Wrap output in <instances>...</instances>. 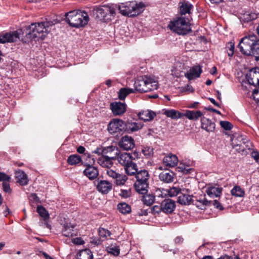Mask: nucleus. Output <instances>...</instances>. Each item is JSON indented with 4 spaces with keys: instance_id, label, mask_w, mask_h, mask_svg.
Instances as JSON below:
<instances>
[{
    "instance_id": "f257e3e1",
    "label": "nucleus",
    "mask_w": 259,
    "mask_h": 259,
    "mask_svg": "<svg viewBox=\"0 0 259 259\" xmlns=\"http://www.w3.org/2000/svg\"><path fill=\"white\" fill-rule=\"evenodd\" d=\"M64 16L65 22L69 26L74 28L84 27L89 21L88 13L79 10H74L66 13Z\"/></svg>"
},
{
    "instance_id": "f03ea898",
    "label": "nucleus",
    "mask_w": 259,
    "mask_h": 259,
    "mask_svg": "<svg viewBox=\"0 0 259 259\" xmlns=\"http://www.w3.org/2000/svg\"><path fill=\"white\" fill-rule=\"evenodd\" d=\"M53 25L52 22L45 21L31 24L30 31L26 34V37L31 41L42 40L47 35L48 28Z\"/></svg>"
},
{
    "instance_id": "7ed1b4c3",
    "label": "nucleus",
    "mask_w": 259,
    "mask_h": 259,
    "mask_svg": "<svg viewBox=\"0 0 259 259\" xmlns=\"http://www.w3.org/2000/svg\"><path fill=\"white\" fill-rule=\"evenodd\" d=\"M135 89L140 92H148L157 89L158 82L153 78L147 75L137 77L134 83Z\"/></svg>"
},
{
    "instance_id": "20e7f679",
    "label": "nucleus",
    "mask_w": 259,
    "mask_h": 259,
    "mask_svg": "<svg viewBox=\"0 0 259 259\" xmlns=\"http://www.w3.org/2000/svg\"><path fill=\"white\" fill-rule=\"evenodd\" d=\"M145 8V5L143 2L137 3L136 1L121 3L118 6L122 15L130 17L139 15L144 10Z\"/></svg>"
},
{
    "instance_id": "39448f33",
    "label": "nucleus",
    "mask_w": 259,
    "mask_h": 259,
    "mask_svg": "<svg viewBox=\"0 0 259 259\" xmlns=\"http://www.w3.org/2000/svg\"><path fill=\"white\" fill-rule=\"evenodd\" d=\"M189 21V19L187 21L184 18L178 17L170 21L168 27L179 35H186L191 31Z\"/></svg>"
},
{
    "instance_id": "423d86ee",
    "label": "nucleus",
    "mask_w": 259,
    "mask_h": 259,
    "mask_svg": "<svg viewBox=\"0 0 259 259\" xmlns=\"http://www.w3.org/2000/svg\"><path fill=\"white\" fill-rule=\"evenodd\" d=\"M94 15L100 20L104 19L108 15L113 16L115 13V8L113 5L96 6L93 10Z\"/></svg>"
},
{
    "instance_id": "0eeeda50",
    "label": "nucleus",
    "mask_w": 259,
    "mask_h": 259,
    "mask_svg": "<svg viewBox=\"0 0 259 259\" xmlns=\"http://www.w3.org/2000/svg\"><path fill=\"white\" fill-rule=\"evenodd\" d=\"M239 49L249 48L250 49H259V39L254 34L248 35L241 38L238 44Z\"/></svg>"
},
{
    "instance_id": "6e6552de",
    "label": "nucleus",
    "mask_w": 259,
    "mask_h": 259,
    "mask_svg": "<svg viewBox=\"0 0 259 259\" xmlns=\"http://www.w3.org/2000/svg\"><path fill=\"white\" fill-rule=\"evenodd\" d=\"M126 130H127L126 124L121 119H114L108 124V130L111 134L120 133Z\"/></svg>"
},
{
    "instance_id": "1a4fd4ad",
    "label": "nucleus",
    "mask_w": 259,
    "mask_h": 259,
    "mask_svg": "<svg viewBox=\"0 0 259 259\" xmlns=\"http://www.w3.org/2000/svg\"><path fill=\"white\" fill-rule=\"evenodd\" d=\"M106 174L114 180L117 186H123L127 180V177L123 174H120L112 169H106Z\"/></svg>"
},
{
    "instance_id": "9d476101",
    "label": "nucleus",
    "mask_w": 259,
    "mask_h": 259,
    "mask_svg": "<svg viewBox=\"0 0 259 259\" xmlns=\"http://www.w3.org/2000/svg\"><path fill=\"white\" fill-rule=\"evenodd\" d=\"M246 78L250 84L259 86V67L250 69L246 74Z\"/></svg>"
},
{
    "instance_id": "9b49d317",
    "label": "nucleus",
    "mask_w": 259,
    "mask_h": 259,
    "mask_svg": "<svg viewBox=\"0 0 259 259\" xmlns=\"http://www.w3.org/2000/svg\"><path fill=\"white\" fill-rule=\"evenodd\" d=\"M120 154V150L116 146H111L105 147L102 150V155L112 160L116 159Z\"/></svg>"
},
{
    "instance_id": "f8f14e48",
    "label": "nucleus",
    "mask_w": 259,
    "mask_h": 259,
    "mask_svg": "<svg viewBox=\"0 0 259 259\" xmlns=\"http://www.w3.org/2000/svg\"><path fill=\"white\" fill-rule=\"evenodd\" d=\"M19 39V34L16 31L0 34V43L14 42Z\"/></svg>"
},
{
    "instance_id": "ddd939ff",
    "label": "nucleus",
    "mask_w": 259,
    "mask_h": 259,
    "mask_svg": "<svg viewBox=\"0 0 259 259\" xmlns=\"http://www.w3.org/2000/svg\"><path fill=\"white\" fill-rule=\"evenodd\" d=\"M110 108L114 115H121L125 112L126 105L120 102H114L110 103Z\"/></svg>"
},
{
    "instance_id": "4468645a",
    "label": "nucleus",
    "mask_w": 259,
    "mask_h": 259,
    "mask_svg": "<svg viewBox=\"0 0 259 259\" xmlns=\"http://www.w3.org/2000/svg\"><path fill=\"white\" fill-rule=\"evenodd\" d=\"M118 146L125 150H129L135 147V142L132 137L124 136L119 141Z\"/></svg>"
},
{
    "instance_id": "2eb2a0df",
    "label": "nucleus",
    "mask_w": 259,
    "mask_h": 259,
    "mask_svg": "<svg viewBox=\"0 0 259 259\" xmlns=\"http://www.w3.org/2000/svg\"><path fill=\"white\" fill-rule=\"evenodd\" d=\"M176 208V202L170 199H165L161 202V207L162 212L165 213H172Z\"/></svg>"
},
{
    "instance_id": "dca6fc26",
    "label": "nucleus",
    "mask_w": 259,
    "mask_h": 259,
    "mask_svg": "<svg viewBox=\"0 0 259 259\" xmlns=\"http://www.w3.org/2000/svg\"><path fill=\"white\" fill-rule=\"evenodd\" d=\"M98 191L102 194H107L112 188V184L106 180H100L96 185Z\"/></svg>"
},
{
    "instance_id": "f3484780",
    "label": "nucleus",
    "mask_w": 259,
    "mask_h": 259,
    "mask_svg": "<svg viewBox=\"0 0 259 259\" xmlns=\"http://www.w3.org/2000/svg\"><path fill=\"white\" fill-rule=\"evenodd\" d=\"M201 127L207 132H212L215 130V124L210 119L205 117H202L201 118Z\"/></svg>"
},
{
    "instance_id": "a211bd4d",
    "label": "nucleus",
    "mask_w": 259,
    "mask_h": 259,
    "mask_svg": "<svg viewBox=\"0 0 259 259\" xmlns=\"http://www.w3.org/2000/svg\"><path fill=\"white\" fill-rule=\"evenodd\" d=\"M162 162L165 166L172 167L177 165L178 158L176 155L169 154L163 157Z\"/></svg>"
},
{
    "instance_id": "6ab92c4d",
    "label": "nucleus",
    "mask_w": 259,
    "mask_h": 259,
    "mask_svg": "<svg viewBox=\"0 0 259 259\" xmlns=\"http://www.w3.org/2000/svg\"><path fill=\"white\" fill-rule=\"evenodd\" d=\"M15 178L17 182L21 186H25L28 184V179L25 172L20 169L16 170L15 172Z\"/></svg>"
},
{
    "instance_id": "aec40b11",
    "label": "nucleus",
    "mask_w": 259,
    "mask_h": 259,
    "mask_svg": "<svg viewBox=\"0 0 259 259\" xmlns=\"http://www.w3.org/2000/svg\"><path fill=\"white\" fill-rule=\"evenodd\" d=\"M201 72V68L199 66H195L185 73V76L189 80H192L199 77Z\"/></svg>"
},
{
    "instance_id": "412c9836",
    "label": "nucleus",
    "mask_w": 259,
    "mask_h": 259,
    "mask_svg": "<svg viewBox=\"0 0 259 259\" xmlns=\"http://www.w3.org/2000/svg\"><path fill=\"white\" fill-rule=\"evenodd\" d=\"M118 162L124 167L132 161V156L131 154L126 152L121 153L116 158Z\"/></svg>"
},
{
    "instance_id": "4be33fe9",
    "label": "nucleus",
    "mask_w": 259,
    "mask_h": 259,
    "mask_svg": "<svg viewBox=\"0 0 259 259\" xmlns=\"http://www.w3.org/2000/svg\"><path fill=\"white\" fill-rule=\"evenodd\" d=\"M83 174L89 179L94 180L98 177L99 171L96 167L89 165L84 170Z\"/></svg>"
},
{
    "instance_id": "5701e85b",
    "label": "nucleus",
    "mask_w": 259,
    "mask_h": 259,
    "mask_svg": "<svg viewBox=\"0 0 259 259\" xmlns=\"http://www.w3.org/2000/svg\"><path fill=\"white\" fill-rule=\"evenodd\" d=\"M179 6L181 15H186L187 14H190L191 13V10L193 8L192 4L185 1L180 2Z\"/></svg>"
},
{
    "instance_id": "b1692460",
    "label": "nucleus",
    "mask_w": 259,
    "mask_h": 259,
    "mask_svg": "<svg viewBox=\"0 0 259 259\" xmlns=\"http://www.w3.org/2000/svg\"><path fill=\"white\" fill-rule=\"evenodd\" d=\"M138 116L140 119L144 121H148L152 120L156 114L154 112L147 110L139 112Z\"/></svg>"
},
{
    "instance_id": "393cba45",
    "label": "nucleus",
    "mask_w": 259,
    "mask_h": 259,
    "mask_svg": "<svg viewBox=\"0 0 259 259\" xmlns=\"http://www.w3.org/2000/svg\"><path fill=\"white\" fill-rule=\"evenodd\" d=\"M193 196L185 194L181 191L178 197V202L182 205H189L193 201Z\"/></svg>"
},
{
    "instance_id": "a878e982",
    "label": "nucleus",
    "mask_w": 259,
    "mask_h": 259,
    "mask_svg": "<svg viewBox=\"0 0 259 259\" xmlns=\"http://www.w3.org/2000/svg\"><path fill=\"white\" fill-rule=\"evenodd\" d=\"M175 174L172 171H163L159 175V178L160 181L166 183H171L174 180Z\"/></svg>"
},
{
    "instance_id": "bb28decb",
    "label": "nucleus",
    "mask_w": 259,
    "mask_h": 259,
    "mask_svg": "<svg viewBox=\"0 0 259 259\" xmlns=\"http://www.w3.org/2000/svg\"><path fill=\"white\" fill-rule=\"evenodd\" d=\"M135 190L141 194H145L147 192L148 183L147 182L136 181L135 183Z\"/></svg>"
},
{
    "instance_id": "cd10ccee",
    "label": "nucleus",
    "mask_w": 259,
    "mask_h": 259,
    "mask_svg": "<svg viewBox=\"0 0 259 259\" xmlns=\"http://www.w3.org/2000/svg\"><path fill=\"white\" fill-rule=\"evenodd\" d=\"M222 188L215 187H209L206 190L207 194L210 197H220L222 194Z\"/></svg>"
},
{
    "instance_id": "c85d7f7f",
    "label": "nucleus",
    "mask_w": 259,
    "mask_h": 259,
    "mask_svg": "<svg viewBox=\"0 0 259 259\" xmlns=\"http://www.w3.org/2000/svg\"><path fill=\"white\" fill-rule=\"evenodd\" d=\"M75 226L72 225L70 223L65 222L63 224V229L62 230L63 235L65 237H72L73 235V228Z\"/></svg>"
},
{
    "instance_id": "c756f323",
    "label": "nucleus",
    "mask_w": 259,
    "mask_h": 259,
    "mask_svg": "<svg viewBox=\"0 0 259 259\" xmlns=\"http://www.w3.org/2000/svg\"><path fill=\"white\" fill-rule=\"evenodd\" d=\"M164 114L173 119H178L184 116L183 113L174 109L165 110Z\"/></svg>"
},
{
    "instance_id": "7c9ffc66",
    "label": "nucleus",
    "mask_w": 259,
    "mask_h": 259,
    "mask_svg": "<svg viewBox=\"0 0 259 259\" xmlns=\"http://www.w3.org/2000/svg\"><path fill=\"white\" fill-rule=\"evenodd\" d=\"M184 116L190 120H197L203 115L202 113L199 110L190 111L188 110L184 114Z\"/></svg>"
},
{
    "instance_id": "2f4dec72",
    "label": "nucleus",
    "mask_w": 259,
    "mask_h": 259,
    "mask_svg": "<svg viewBox=\"0 0 259 259\" xmlns=\"http://www.w3.org/2000/svg\"><path fill=\"white\" fill-rule=\"evenodd\" d=\"M112 159L108 158L106 156H102L99 158L98 163L102 166L106 167L107 169H111L113 163Z\"/></svg>"
},
{
    "instance_id": "473e14b6",
    "label": "nucleus",
    "mask_w": 259,
    "mask_h": 259,
    "mask_svg": "<svg viewBox=\"0 0 259 259\" xmlns=\"http://www.w3.org/2000/svg\"><path fill=\"white\" fill-rule=\"evenodd\" d=\"M136 181L147 182L149 178V175L147 170L145 169L138 171L136 174Z\"/></svg>"
},
{
    "instance_id": "72a5a7b5",
    "label": "nucleus",
    "mask_w": 259,
    "mask_h": 259,
    "mask_svg": "<svg viewBox=\"0 0 259 259\" xmlns=\"http://www.w3.org/2000/svg\"><path fill=\"white\" fill-rule=\"evenodd\" d=\"M124 169L126 173L130 176L135 175L138 172L137 164L132 161L124 167Z\"/></svg>"
},
{
    "instance_id": "f704fd0d",
    "label": "nucleus",
    "mask_w": 259,
    "mask_h": 259,
    "mask_svg": "<svg viewBox=\"0 0 259 259\" xmlns=\"http://www.w3.org/2000/svg\"><path fill=\"white\" fill-rule=\"evenodd\" d=\"M133 93H134L133 89L121 88L118 92V98L120 100H124L128 95Z\"/></svg>"
},
{
    "instance_id": "c9c22d12",
    "label": "nucleus",
    "mask_w": 259,
    "mask_h": 259,
    "mask_svg": "<svg viewBox=\"0 0 259 259\" xmlns=\"http://www.w3.org/2000/svg\"><path fill=\"white\" fill-rule=\"evenodd\" d=\"M155 196L152 194H145L142 200L144 203L148 206L151 205L155 201Z\"/></svg>"
},
{
    "instance_id": "e433bc0d",
    "label": "nucleus",
    "mask_w": 259,
    "mask_h": 259,
    "mask_svg": "<svg viewBox=\"0 0 259 259\" xmlns=\"http://www.w3.org/2000/svg\"><path fill=\"white\" fill-rule=\"evenodd\" d=\"M81 161L80 156L77 154H72L69 156L67 159L69 164L73 165L79 163Z\"/></svg>"
},
{
    "instance_id": "4c0bfd02",
    "label": "nucleus",
    "mask_w": 259,
    "mask_h": 259,
    "mask_svg": "<svg viewBox=\"0 0 259 259\" xmlns=\"http://www.w3.org/2000/svg\"><path fill=\"white\" fill-rule=\"evenodd\" d=\"M118 210L122 214L129 213L131 211L130 205L126 203H120L117 205Z\"/></svg>"
},
{
    "instance_id": "58836bf2",
    "label": "nucleus",
    "mask_w": 259,
    "mask_h": 259,
    "mask_svg": "<svg viewBox=\"0 0 259 259\" xmlns=\"http://www.w3.org/2000/svg\"><path fill=\"white\" fill-rule=\"evenodd\" d=\"M80 258L78 259H93V255L89 249L82 250L79 252Z\"/></svg>"
},
{
    "instance_id": "ea45409f",
    "label": "nucleus",
    "mask_w": 259,
    "mask_h": 259,
    "mask_svg": "<svg viewBox=\"0 0 259 259\" xmlns=\"http://www.w3.org/2000/svg\"><path fill=\"white\" fill-rule=\"evenodd\" d=\"M231 193L235 197H243L244 195V190L238 186L234 187L231 191Z\"/></svg>"
},
{
    "instance_id": "a19ab883",
    "label": "nucleus",
    "mask_w": 259,
    "mask_h": 259,
    "mask_svg": "<svg viewBox=\"0 0 259 259\" xmlns=\"http://www.w3.org/2000/svg\"><path fill=\"white\" fill-rule=\"evenodd\" d=\"M37 211L39 215L43 218L44 221L49 220V214L43 206L41 205L38 206L37 207Z\"/></svg>"
},
{
    "instance_id": "79ce46f5",
    "label": "nucleus",
    "mask_w": 259,
    "mask_h": 259,
    "mask_svg": "<svg viewBox=\"0 0 259 259\" xmlns=\"http://www.w3.org/2000/svg\"><path fill=\"white\" fill-rule=\"evenodd\" d=\"M143 125L141 123L132 122L126 124L127 129L131 132L137 131L142 128Z\"/></svg>"
},
{
    "instance_id": "37998d69",
    "label": "nucleus",
    "mask_w": 259,
    "mask_h": 259,
    "mask_svg": "<svg viewBox=\"0 0 259 259\" xmlns=\"http://www.w3.org/2000/svg\"><path fill=\"white\" fill-rule=\"evenodd\" d=\"M106 250L109 253L113 254L114 256L118 255L120 252V249L119 247L115 245L112 244L109 246L107 247Z\"/></svg>"
},
{
    "instance_id": "c03bdc74",
    "label": "nucleus",
    "mask_w": 259,
    "mask_h": 259,
    "mask_svg": "<svg viewBox=\"0 0 259 259\" xmlns=\"http://www.w3.org/2000/svg\"><path fill=\"white\" fill-rule=\"evenodd\" d=\"M197 202L200 203L197 204L196 203L195 204L197 205V206L200 209H203L205 208V206L210 205L211 201H208L205 198H204L202 199L197 200Z\"/></svg>"
},
{
    "instance_id": "a18cd8bd",
    "label": "nucleus",
    "mask_w": 259,
    "mask_h": 259,
    "mask_svg": "<svg viewBox=\"0 0 259 259\" xmlns=\"http://www.w3.org/2000/svg\"><path fill=\"white\" fill-rule=\"evenodd\" d=\"M98 232L100 237L105 239H106L108 237L110 236L111 235L110 231L104 228H99Z\"/></svg>"
},
{
    "instance_id": "49530a36",
    "label": "nucleus",
    "mask_w": 259,
    "mask_h": 259,
    "mask_svg": "<svg viewBox=\"0 0 259 259\" xmlns=\"http://www.w3.org/2000/svg\"><path fill=\"white\" fill-rule=\"evenodd\" d=\"M182 191V190L178 187H172L167 190V193L170 197H174L177 196L178 194L180 195Z\"/></svg>"
},
{
    "instance_id": "de8ad7c7",
    "label": "nucleus",
    "mask_w": 259,
    "mask_h": 259,
    "mask_svg": "<svg viewBox=\"0 0 259 259\" xmlns=\"http://www.w3.org/2000/svg\"><path fill=\"white\" fill-rule=\"evenodd\" d=\"M242 140H243V141L241 142V144H244V153L246 154L248 153V150H250L252 149V145L250 141L247 139H242Z\"/></svg>"
},
{
    "instance_id": "09e8293b",
    "label": "nucleus",
    "mask_w": 259,
    "mask_h": 259,
    "mask_svg": "<svg viewBox=\"0 0 259 259\" xmlns=\"http://www.w3.org/2000/svg\"><path fill=\"white\" fill-rule=\"evenodd\" d=\"M196 42L197 44H200L202 47L206 48L207 46L205 45L209 43V41L207 38L204 36H198L196 39Z\"/></svg>"
},
{
    "instance_id": "8fccbe9b",
    "label": "nucleus",
    "mask_w": 259,
    "mask_h": 259,
    "mask_svg": "<svg viewBox=\"0 0 259 259\" xmlns=\"http://www.w3.org/2000/svg\"><path fill=\"white\" fill-rule=\"evenodd\" d=\"M119 195L123 198H127L131 196V191L130 189L128 190L121 189Z\"/></svg>"
},
{
    "instance_id": "3c124183",
    "label": "nucleus",
    "mask_w": 259,
    "mask_h": 259,
    "mask_svg": "<svg viewBox=\"0 0 259 259\" xmlns=\"http://www.w3.org/2000/svg\"><path fill=\"white\" fill-rule=\"evenodd\" d=\"M11 178L10 176L6 174L4 172H0V182L3 183L7 182H10Z\"/></svg>"
},
{
    "instance_id": "603ef678",
    "label": "nucleus",
    "mask_w": 259,
    "mask_h": 259,
    "mask_svg": "<svg viewBox=\"0 0 259 259\" xmlns=\"http://www.w3.org/2000/svg\"><path fill=\"white\" fill-rule=\"evenodd\" d=\"M220 125L225 130H230L232 128V124L227 121H221Z\"/></svg>"
},
{
    "instance_id": "864d4df0",
    "label": "nucleus",
    "mask_w": 259,
    "mask_h": 259,
    "mask_svg": "<svg viewBox=\"0 0 259 259\" xmlns=\"http://www.w3.org/2000/svg\"><path fill=\"white\" fill-rule=\"evenodd\" d=\"M233 147L238 153H244V144H241V143L240 144L234 145Z\"/></svg>"
},
{
    "instance_id": "5fc2aeb1",
    "label": "nucleus",
    "mask_w": 259,
    "mask_h": 259,
    "mask_svg": "<svg viewBox=\"0 0 259 259\" xmlns=\"http://www.w3.org/2000/svg\"><path fill=\"white\" fill-rule=\"evenodd\" d=\"M9 182H5L4 183H3L2 185H3V190L6 193H8L10 194L12 192V189L10 188Z\"/></svg>"
},
{
    "instance_id": "6e6d98bb",
    "label": "nucleus",
    "mask_w": 259,
    "mask_h": 259,
    "mask_svg": "<svg viewBox=\"0 0 259 259\" xmlns=\"http://www.w3.org/2000/svg\"><path fill=\"white\" fill-rule=\"evenodd\" d=\"M153 150L149 147H144L142 149V152L144 155L150 156L152 154Z\"/></svg>"
},
{
    "instance_id": "4d7b16f0",
    "label": "nucleus",
    "mask_w": 259,
    "mask_h": 259,
    "mask_svg": "<svg viewBox=\"0 0 259 259\" xmlns=\"http://www.w3.org/2000/svg\"><path fill=\"white\" fill-rule=\"evenodd\" d=\"M211 204L214 206V207L215 208H216L217 209H219L220 210H223V209H224L222 205L217 200H214L213 201H211V202L210 203V205Z\"/></svg>"
},
{
    "instance_id": "13d9d810",
    "label": "nucleus",
    "mask_w": 259,
    "mask_h": 259,
    "mask_svg": "<svg viewBox=\"0 0 259 259\" xmlns=\"http://www.w3.org/2000/svg\"><path fill=\"white\" fill-rule=\"evenodd\" d=\"M161 207V203L160 206L158 205H154L152 207V211L153 213H158L161 211H162Z\"/></svg>"
},
{
    "instance_id": "bf43d9fd",
    "label": "nucleus",
    "mask_w": 259,
    "mask_h": 259,
    "mask_svg": "<svg viewBox=\"0 0 259 259\" xmlns=\"http://www.w3.org/2000/svg\"><path fill=\"white\" fill-rule=\"evenodd\" d=\"M252 96L254 100L259 102V90L255 89L252 92Z\"/></svg>"
},
{
    "instance_id": "052dcab7",
    "label": "nucleus",
    "mask_w": 259,
    "mask_h": 259,
    "mask_svg": "<svg viewBox=\"0 0 259 259\" xmlns=\"http://www.w3.org/2000/svg\"><path fill=\"white\" fill-rule=\"evenodd\" d=\"M72 242L77 245H81L84 244V241L81 238H75L72 239Z\"/></svg>"
},
{
    "instance_id": "680f3d73",
    "label": "nucleus",
    "mask_w": 259,
    "mask_h": 259,
    "mask_svg": "<svg viewBox=\"0 0 259 259\" xmlns=\"http://www.w3.org/2000/svg\"><path fill=\"white\" fill-rule=\"evenodd\" d=\"M254 51H257V50H240L242 54L248 56L253 54Z\"/></svg>"
},
{
    "instance_id": "e2e57ef3",
    "label": "nucleus",
    "mask_w": 259,
    "mask_h": 259,
    "mask_svg": "<svg viewBox=\"0 0 259 259\" xmlns=\"http://www.w3.org/2000/svg\"><path fill=\"white\" fill-rule=\"evenodd\" d=\"M247 16L248 17L246 18L247 21L255 20L257 18V15L255 13H250Z\"/></svg>"
},
{
    "instance_id": "0e129e2a",
    "label": "nucleus",
    "mask_w": 259,
    "mask_h": 259,
    "mask_svg": "<svg viewBox=\"0 0 259 259\" xmlns=\"http://www.w3.org/2000/svg\"><path fill=\"white\" fill-rule=\"evenodd\" d=\"M234 47L235 42L233 40H232L226 44L225 49H235Z\"/></svg>"
},
{
    "instance_id": "69168bd1",
    "label": "nucleus",
    "mask_w": 259,
    "mask_h": 259,
    "mask_svg": "<svg viewBox=\"0 0 259 259\" xmlns=\"http://www.w3.org/2000/svg\"><path fill=\"white\" fill-rule=\"evenodd\" d=\"M175 243L177 244H181L183 241V238L181 237H177L175 240Z\"/></svg>"
},
{
    "instance_id": "338daca9",
    "label": "nucleus",
    "mask_w": 259,
    "mask_h": 259,
    "mask_svg": "<svg viewBox=\"0 0 259 259\" xmlns=\"http://www.w3.org/2000/svg\"><path fill=\"white\" fill-rule=\"evenodd\" d=\"M77 151L79 153H83L85 151V148L82 146H79L77 149Z\"/></svg>"
},
{
    "instance_id": "774afa93",
    "label": "nucleus",
    "mask_w": 259,
    "mask_h": 259,
    "mask_svg": "<svg viewBox=\"0 0 259 259\" xmlns=\"http://www.w3.org/2000/svg\"><path fill=\"white\" fill-rule=\"evenodd\" d=\"M40 252L42 253V254L44 255L46 259H54L45 252L41 251Z\"/></svg>"
}]
</instances>
